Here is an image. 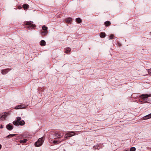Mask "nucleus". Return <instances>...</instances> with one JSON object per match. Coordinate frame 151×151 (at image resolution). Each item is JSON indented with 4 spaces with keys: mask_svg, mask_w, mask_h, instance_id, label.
<instances>
[{
    "mask_svg": "<svg viewBox=\"0 0 151 151\" xmlns=\"http://www.w3.org/2000/svg\"><path fill=\"white\" fill-rule=\"evenodd\" d=\"M71 49L68 47H67L65 49V52L66 53H68L70 51Z\"/></svg>",
    "mask_w": 151,
    "mask_h": 151,
    "instance_id": "15",
    "label": "nucleus"
},
{
    "mask_svg": "<svg viewBox=\"0 0 151 151\" xmlns=\"http://www.w3.org/2000/svg\"><path fill=\"white\" fill-rule=\"evenodd\" d=\"M100 36L101 38H104L106 36L105 33L104 32H101L100 34Z\"/></svg>",
    "mask_w": 151,
    "mask_h": 151,
    "instance_id": "12",
    "label": "nucleus"
},
{
    "mask_svg": "<svg viewBox=\"0 0 151 151\" xmlns=\"http://www.w3.org/2000/svg\"><path fill=\"white\" fill-rule=\"evenodd\" d=\"M141 98L144 99H145L148 97L150 96V95H148L147 94H143L141 96Z\"/></svg>",
    "mask_w": 151,
    "mask_h": 151,
    "instance_id": "6",
    "label": "nucleus"
},
{
    "mask_svg": "<svg viewBox=\"0 0 151 151\" xmlns=\"http://www.w3.org/2000/svg\"><path fill=\"white\" fill-rule=\"evenodd\" d=\"M10 115L9 112L2 113L0 114V121H4L6 120V118Z\"/></svg>",
    "mask_w": 151,
    "mask_h": 151,
    "instance_id": "1",
    "label": "nucleus"
},
{
    "mask_svg": "<svg viewBox=\"0 0 151 151\" xmlns=\"http://www.w3.org/2000/svg\"><path fill=\"white\" fill-rule=\"evenodd\" d=\"M40 45L42 46H44L46 45V42L44 40H42L40 42Z\"/></svg>",
    "mask_w": 151,
    "mask_h": 151,
    "instance_id": "10",
    "label": "nucleus"
},
{
    "mask_svg": "<svg viewBox=\"0 0 151 151\" xmlns=\"http://www.w3.org/2000/svg\"><path fill=\"white\" fill-rule=\"evenodd\" d=\"M119 46H121V44L120 43H119Z\"/></svg>",
    "mask_w": 151,
    "mask_h": 151,
    "instance_id": "33",
    "label": "nucleus"
},
{
    "mask_svg": "<svg viewBox=\"0 0 151 151\" xmlns=\"http://www.w3.org/2000/svg\"><path fill=\"white\" fill-rule=\"evenodd\" d=\"M71 20L72 19L71 18H68L66 19V21L67 23H69L71 21Z\"/></svg>",
    "mask_w": 151,
    "mask_h": 151,
    "instance_id": "20",
    "label": "nucleus"
},
{
    "mask_svg": "<svg viewBox=\"0 0 151 151\" xmlns=\"http://www.w3.org/2000/svg\"><path fill=\"white\" fill-rule=\"evenodd\" d=\"M16 135V134H10L6 137V138H10Z\"/></svg>",
    "mask_w": 151,
    "mask_h": 151,
    "instance_id": "14",
    "label": "nucleus"
},
{
    "mask_svg": "<svg viewBox=\"0 0 151 151\" xmlns=\"http://www.w3.org/2000/svg\"><path fill=\"white\" fill-rule=\"evenodd\" d=\"M150 118H151V113L143 117V119L144 120Z\"/></svg>",
    "mask_w": 151,
    "mask_h": 151,
    "instance_id": "8",
    "label": "nucleus"
},
{
    "mask_svg": "<svg viewBox=\"0 0 151 151\" xmlns=\"http://www.w3.org/2000/svg\"><path fill=\"white\" fill-rule=\"evenodd\" d=\"M26 25H29V26L30 27H34L35 26V25L33 24L31 22H27L26 23Z\"/></svg>",
    "mask_w": 151,
    "mask_h": 151,
    "instance_id": "9",
    "label": "nucleus"
},
{
    "mask_svg": "<svg viewBox=\"0 0 151 151\" xmlns=\"http://www.w3.org/2000/svg\"><path fill=\"white\" fill-rule=\"evenodd\" d=\"M42 29L44 31H45V30H47L48 28L45 25H43L42 27Z\"/></svg>",
    "mask_w": 151,
    "mask_h": 151,
    "instance_id": "23",
    "label": "nucleus"
},
{
    "mask_svg": "<svg viewBox=\"0 0 151 151\" xmlns=\"http://www.w3.org/2000/svg\"><path fill=\"white\" fill-rule=\"evenodd\" d=\"M106 26H108L110 25L111 24L110 22L109 21H107L105 23Z\"/></svg>",
    "mask_w": 151,
    "mask_h": 151,
    "instance_id": "24",
    "label": "nucleus"
},
{
    "mask_svg": "<svg viewBox=\"0 0 151 151\" xmlns=\"http://www.w3.org/2000/svg\"><path fill=\"white\" fill-rule=\"evenodd\" d=\"M1 144H0V149L1 148Z\"/></svg>",
    "mask_w": 151,
    "mask_h": 151,
    "instance_id": "32",
    "label": "nucleus"
},
{
    "mask_svg": "<svg viewBox=\"0 0 151 151\" xmlns=\"http://www.w3.org/2000/svg\"><path fill=\"white\" fill-rule=\"evenodd\" d=\"M21 118L19 117H17V121L18 122H19V121L21 120Z\"/></svg>",
    "mask_w": 151,
    "mask_h": 151,
    "instance_id": "26",
    "label": "nucleus"
},
{
    "mask_svg": "<svg viewBox=\"0 0 151 151\" xmlns=\"http://www.w3.org/2000/svg\"><path fill=\"white\" fill-rule=\"evenodd\" d=\"M150 34L151 35V32H150Z\"/></svg>",
    "mask_w": 151,
    "mask_h": 151,
    "instance_id": "35",
    "label": "nucleus"
},
{
    "mask_svg": "<svg viewBox=\"0 0 151 151\" xmlns=\"http://www.w3.org/2000/svg\"><path fill=\"white\" fill-rule=\"evenodd\" d=\"M48 31L47 30H45V31H42L41 32V35L42 36H45L47 34V33Z\"/></svg>",
    "mask_w": 151,
    "mask_h": 151,
    "instance_id": "11",
    "label": "nucleus"
},
{
    "mask_svg": "<svg viewBox=\"0 0 151 151\" xmlns=\"http://www.w3.org/2000/svg\"><path fill=\"white\" fill-rule=\"evenodd\" d=\"M13 124L16 126H19V122L17 121H14L13 122Z\"/></svg>",
    "mask_w": 151,
    "mask_h": 151,
    "instance_id": "18",
    "label": "nucleus"
},
{
    "mask_svg": "<svg viewBox=\"0 0 151 151\" xmlns=\"http://www.w3.org/2000/svg\"><path fill=\"white\" fill-rule=\"evenodd\" d=\"M7 129L9 130H11L13 129V126L11 124H7L6 126Z\"/></svg>",
    "mask_w": 151,
    "mask_h": 151,
    "instance_id": "7",
    "label": "nucleus"
},
{
    "mask_svg": "<svg viewBox=\"0 0 151 151\" xmlns=\"http://www.w3.org/2000/svg\"><path fill=\"white\" fill-rule=\"evenodd\" d=\"M27 141V139H24L23 140H20L19 142L21 143H24Z\"/></svg>",
    "mask_w": 151,
    "mask_h": 151,
    "instance_id": "19",
    "label": "nucleus"
},
{
    "mask_svg": "<svg viewBox=\"0 0 151 151\" xmlns=\"http://www.w3.org/2000/svg\"><path fill=\"white\" fill-rule=\"evenodd\" d=\"M148 72L150 75H151V69L148 70Z\"/></svg>",
    "mask_w": 151,
    "mask_h": 151,
    "instance_id": "29",
    "label": "nucleus"
},
{
    "mask_svg": "<svg viewBox=\"0 0 151 151\" xmlns=\"http://www.w3.org/2000/svg\"><path fill=\"white\" fill-rule=\"evenodd\" d=\"M99 147V145H96V146H93V148H94L97 149H99V148H98Z\"/></svg>",
    "mask_w": 151,
    "mask_h": 151,
    "instance_id": "27",
    "label": "nucleus"
},
{
    "mask_svg": "<svg viewBox=\"0 0 151 151\" xmlns=\"http://www.w3.org/2000/svg\"><path fill=\"white\" fill-rule=\"evenodd\" d=\"M75 134L74 132H70L66 134L65 135V138L70 137L74 135Z\"/></svg>",
    "mask_w": 151,
    "mask_h": 151,
    "instance_id": "4",
    "label": "nucleus"
},
{
    "mask_svg": "<svg viewBox=\"0 0 151 151\" xmlns=\"http://www.w3.org/2000/svg\"><path fill=\"white\" fill-rule=\"evenodd\" d=\"M7 72V70L5 69L2 70L1 73L2 74L4 75L6 74Z\"/></svg>",
    "mask_w": 151,
    "mask_h": 151,
    "instance_id": "17",
    "label": "nucleus"
},
{
    "mask_svg": "<svg viewBox=\"0 0 151 151\" xmlns=\"http://www.w3.org/2000/svg\"><path fill=\"white\" fill-rule=\"evenodd\" d=\"M136 148L135 147H132L130 149V151H135Z\"/></svg>",
    "mask_w": 151,
    "mask_h": 151,
    "instance_id": "25",
    "label": "nucleus"
},
{
    "mask_svg": "<svg viewBox=\"0 0 151 151\" xmlns=\"http://www.w3.org/2000/svg\"><path fill=\"white\" fill-rule=\"evenodd\" d=\"M19 125L23 126L25 124V122L24 120H22L20 121L19 122Z\"/></svg>",
    "mask_w": 151,
    "mask_h": 151,
    "instance_id": "13",
    "label": "nucleus"
},
{
    "mask_svg": "<svg viewBox=\"0 0 151 151\" xmlns=\"http://www.w3.org/2000/svg\"><path fill=\"white\" fill-rule=\"evenodd\" d=\"M3 128V127L2 125H1L0 126V128Z\"/></svg>",
    "mask_w": 151,
    "mask_h": 151,
    "instance_id": "30",
    "label": "nucleus"
},
{
    "mask_svg": "<svg viewBox=\"0 0 151 151\" xmlns=\"http://www.w3.org/2000/svg\"><path fill=\"white\" fill-rule=\"evenodd\" d=\"M63 135V133L58 132H56L55 134V136L57 138H60L62 137Z\"/></svg>",
    "mask_w": 151,
    "mask_h": 151,
    "instance_id": "5",
    "label": "nucleus"
},
{
    "mask_svg": "<svg viewBox=\"0 0 151 151\" xmlns=\"http://www.w3.org/2000/svg\"><path fill=\"white\" fill-rule=\"evenodd\" d=\"M124 151H129V150L128 149H125Z\"/></svg>",
    "mask_w": 151,
    "mask_h": 151,
    "instance_id": "31",
    "label": "nucleus"
},
{
    "mask_svg": "<svg viewBox=\"0 0 151 151\" xmlns=\"http://www.w3.org/2000/svg\"><path fill=\"white\" fill-rule=\"evenodd\" d=\"M61 141L59 140H54L53 141V143L54 144H59V143L61 142Z\"/></svg>",
    "mask_w": 151,
    "mask_h": 151,
    "instance_id": "21",
    "label": "nucleus"
},
{
    "mask_svg": "<svg viewBox=\"0 0 151 151\" xmlns=\"http://www.w3.org/2000/svg\"><path fill=\"white\" fill-rule=\"evenodd\" d=\"M76 21L77 22L79 23L81 22V20L80 18H76Z\"/></svg>",
    "mask_w": 151,
    "mask_h": 151,
    "instance_id": "22",
    "label": "nucleus"
},
{
    "mask_svg": "<svg viewBox=\"0 0 151 151\" xmlns=\"http://www.w3.org/2000/svg\"><path fill=\"white\" fill-rule=\"evenodd\" d=\"M27 106L24 104H21L16 106L14 109H23L26 108Z\"/></svg>",
    "mask_w": 151,
    "mask_h": 151,
    "instance_id": "3",
    "label": "nucleus"
},
{
    "mask_svg": "<svg viewBox=\"0 0 151 151\" xmlns=\"http://www.w3.org/2000/svg\"><path fill=\"white\" fill-rule=\"evenodd\" d=\"M114 37V35H111L109 36V38H110V39H112Z\"/></svg>",
    "mask_w": 151,
    "mask_h": 151,
    "instance_id": "28",
    "label": "nucleus"
},
{
    "mask_svg": "<svg viewBox=\"0 0 151 151\" xmlns=\"http://www.w3.org/2000/svg\"><path fill=\"white\" fill-rule=\"evenodd\" d=\"M21 8V7H20V6H19V7H18V8H19V9H20Z\"/></svg>",
    "mask_w": 151,
    "mask_h": 151,
    "instance_id": "34",
    "label": "nucleus"
},
{
    "mask_svg": "<svg viewBox=\"0 0 151 151\" xmlns=\"http://www.w3.org/2000/svg\"><path fill=\"white\" fill-rule=\"evenodd\" d=\"M44 141V139L43 137L39 138L37 141L35 143V146L36 147L41 146L42 144Z\"/></svg>",
    "mask_w": 151,
    "mask_h": 151,
    "instance_id": "2",
    "label": "nucleus"
},
{
    "mask_svg": "<svg viewBox=\"0 0 151 151\" xmlns=\"http://www.w3.org/2000/svg\"><path fill=\"white\" fill-rule=\"evenodd\" d=\"M23 7L24 9H26L29 8V6L27 4H24L23 5Z\"/></svg>",
    "mask_w": 151,
    "mask_h": 151,
    "instance_id": "16",
    "label": "nucleus"
}]
</instances>
